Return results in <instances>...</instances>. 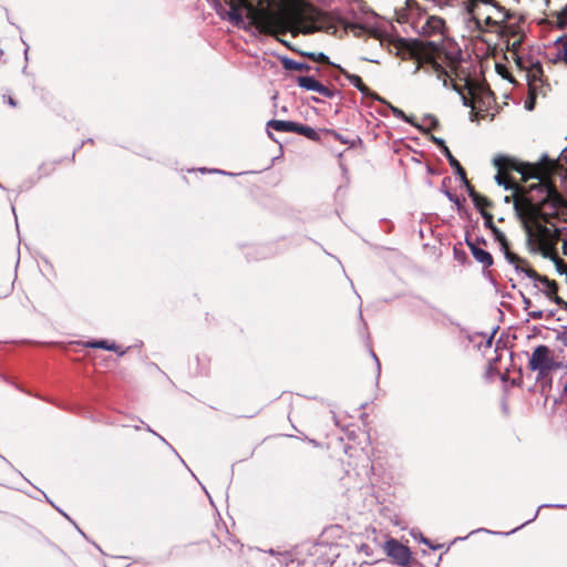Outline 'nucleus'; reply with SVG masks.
<instances>
[{
  "instance_id": "e433bc0d",
  "label": "nucleus",
  "mask_w": 567,
  "mask_h": 567,
  "mask_svg": "<svg viewBox=\"0 0 567 567\" xmlns=\"http://www.w3.org/2000/svg\"><path fill=\"white\" fill-rule=\"evenodd\" d=\"M478 38H481L485 43L489 44V40H488V39L483 38V37H481V35H480Z\"/></svg>"
},
{
  "instance_id": "9b49d317",
  "label": "nucleus",
  "mask_w": 567,
  "mask_h": 567,
  "mask_svg": "<svg viewBox=\"0 0 567 567\" xmlns=\"http://www.w3.org/2000/svg\"><path fill=\"white\" fill-rule=\"evenodd\" d=\"M499 245H501V249L504 252V256H505L506 260L512 266H514V268L517 271H520V272L525 274V271L530 267L529 261L527 259L518 256L514 251H512L511 245H509L508 240H506V241H504V243H502Z\"/></svg>"
},
{
  "instance_id": "6ab92c4d",
  "label": "nucleus",
  "mask_w": 567,
  "mask_h": 567,
  "mask_svg": "<svg viewBox=\"0 0 567 567\" xmlns=\"http://www.w3.org/2000/svg\"><path fill=\"white\" fill-rule=\"evenodd\" d=\"M281 62L284 69L289 71L309 72L311 69L310 65L306 63H301L288 58L282 59Z\"/></svg>"
},
{
  "instance_id": "72a5a7b5",
  "label": "nucleus",
  "mask_w": 567,
  "mask_h": 567,
  "mask_svg": "<svg viewBox=\"0 0 567 567\" xmlns=\"http://www.w3.org/2000/svg\"><path fill=\"white\" fill-rule=\"evenodd\" d=\"M4 99L10 106L16 107L18 105V102L12 96H4Z\"/></svg>"
},
{
  "instance_id": "c9c22d12",
  "label": "nucleus",
  "mask_w": 567,
  "mask_h": 567,
  "mask_svg": "<svg viewBox=\"0 0 567 567\" xmlns=\"http://www.w3.org/2000/svg\"><path fill=\"white\" fill-rule=\"evenodd\" d=\"M530 316L534 318V319H542L543 318V311H533L530 313Z\"/></svg>"
},
{
  "instance_id": "2f4dec72",
  "label": "nucleus",
  "mask_w": 567,
  "mask_h": 567,
  "mask_svg": "<svg viewBox=\"0 0 567 567\" xmlns=\"http://www.w3.org/2000/svg\"><path fill=\"white\" fill-rule=\"evenodd\" d=\"M323 132L326 134H331L336 140L340 141L341 143H346V141L342 138V136L339 133H337L336 131L324 130Z\"/></svg>"
},
{
  "instance_id": "7ed1b4c3",
  "label": "nucleus",
  "mask_w": 567,
  "mask_h": 567,
  "mask_svg": "<svg viewBox=\"0 0 567 567\" xmlns=\"http://www.w3.org/2000/svg\"><path fill=\"white\" fill-rule=\"evenodd\" d=\"M406 3L410 8L413 3L417 10V17L413 20V28L422 39L400 38L394 42V47L402 59L416 61V71L427 65L429 70L443 81L444 86H447L450 75L440 62L444 53L443 42L449 38L446 20L441 16L431 13L427 9L420 8L414 0Z\"/></svg>"
},
{
  "instance_id": "423d86ee",
  "label": "nucleus",
  "mask_w": 567,
  "mask_h": 567,
  "mask_svg": "<svg viewBox=\"0 0 567 567\" xmlns=\"http://www.w3.org/2000/svg\"><path fill=\"white\" fill-rule=\"evenodd\" d=\"M529 239L537 245V249L544 258L557 252V244L560 240V231L535 221H523Z\"/></svg>"
},
{
  "instance_id": "f704fd0d",
  "label": "nucleus",
  "mask_w": 567,
  "mask_h": 567,
  "mask_svg": "<svg viewBox=\"0 0 567 567\" xmlns=\"http://www.w3.org/2000/svg\"><path fill=\"white\" fill-rule=\"evenodd\" d=\"M369 549H370V546L368 544H362L360 546V551L364 553L367 556H370Z\"/></svg>"
},
{
  "instance_id": "f3484780",
  "label": "nucleus",
  "mask_w": 567,
  "mask_h": 567,
  "mask_svg": "<svg viewBox=\"0 0 567 567\" xmlns=\"http://www.w3.org/2000/svg\"><path fill=\"white\" fill-rule=\"evenodd\" d=\"M520 60H523V58L519 55ZM522 65H518V68L520 69H527V65H525L524 61H522ZM543 75V68H542V64L539 62L537 63H534L532 64L529 68H528V78H529V84H532V86L534 87V82L536 80H538L540 76Z\"/></svg>"
},
{
  "instance_id": "1a4fd4ad",
  "label": "nucleus",
  "mask_w": 567,
  "mask_h": 567,
  "mask_svg": "<svg viewBox=\"0 0 567 567\" xmlns=\"http://www.w3.org/2000/svg\"><path fill=\"white\" fill-rule=\"evenodd\" d=\"M384 550L388 556L401 566H408L412 559L410 548L393 538L384 543Z\"/></svg>"
},
{
  "instance_id": "f257e3e1",
  "label": "nucleus",
  "mask_w": 567,
  "mask_h": 567,
  "mask_svg": "<svg viewBox=\"0 0 567 567\" xmlns=\"http://www.w3.org/2000/svg\"><path fill=\"white\" fill-rule=\"evenodd\" d=\"M565 158L567 148L558 159L544 155L537 163L519 162L504 155L494 158L497 168L495 181L505 189L513 190L514 208L522 221H549L558 217L561 208L567 207L554 182V176L563 171L561 161Z\"/></svg>"
},
{
  "instance_id": "473e14b6",
  "label": "nucleus",
  "mask_w": 567,
  "mask_h": 567,
  "mask_svg": "<svg viewBox=\"0 0 567 567\" xmlns=\"http://www.w3.org/2000/svg\"><path fill=\"white\" fill-rule=\"evenodd\" d=\"M430 120H431V125H430L429 130H436L440 126L437 118L430 117Z\"/></svg>"
},
{
  "instance_id": "2eb2a0df",
  "label": "nucleus",
  "mask_w": 567,
  "mask_h": 567,
  "mask_svg": "<svg viewBox=\"0 0 567 567\" xmlns=\"http://www.w3.org/2000/svg\"><path fill=\"white\" fill-rule=\"evenodd\" d=\"M268 128H272L278 132H293L296 133L297 123L291 121L282 120H270L267 123Z\"/></svg>"
},
{
  "instance_id": "7c9ffc66",
  "label": "nucleus",
  "mask_w": 567,
  "mask_h": 567,
  "mask_svg": "<svg viewBox=\"0 0 567 567\" xmlns=\"http://www.w3.org/2000/svg\"><path fill=\"white\" fill-rule=\"evenodd\" d=\"M497 72L503 75L504 78H508V71L505 65L496 64Z\"/></svg>"
},
{
  "instance_id": "6e6552de",
  "label": "nucleus",
  "mask_w": 567,
  "mask_h": 567,
  "mask_svg": "<svg viewBox=\"0 0 567 567\" xmlns=\"http://www.w3.org/2000/svg\"><path fill=\"white\" fill-rule=\"evenodd\" d=\"M525 275L546 287L545 295L557 306L567 310V301L558 296V284L549 279L547 276L538 274L532 266L525 271Z\"/></svg>"
},
{
  "instance_id": "b1692460",
  "label": "nucleus",
  "mask_w": 567,
  "mask_h": 567,
  "mask_svg": "<svg viewBox=\"0 0 567 567\" xmlns=\"http://www.w3.org/2000/svg\"><path fill=\"white\" fill-rule=\"evenodd\" d=\"M303 55L307 56L308 59H310L311 61H315L318 63L331 64L329 56L326 55L323 52H319V53L309 52V53H303Z\"/></svg>"
},
{
  "instance_id": "cd10ccee",
  "label": "nucleus",
  "mask_w": 567,
  "mask_h": 567,
  "mask_svg": "<svg viewBox=\"0 0 567 567\" xmlns=\"http://www.w3.org/2000/svg\"><path fill=\"white\" fill-rule=\"evenodd\" d=\"M482 217L484 218L485 226L493 231V227H496L493 221V215L488 212H482Z\"/></svg>"
},
{
  "instance_id": "5701e85b",
  "label": "nucleus",
  "mask_w": 567,
  "mask_h": 567,
  "mask_svg": "<svg viewBox=\"0 0 567 567\" xmlns=\"http://www.w3.org/2000/svg\"><path fill=\"white\" fill-rule=\"evenodd\" d=\"M551 17L556 18V25L559 29H564L567 27V6L563 8L560 11H557L551 14Z\"/></svg>"
},
{
  "instance_id": "a211bd4d",
  "label": "nucleus",
  "mask_w": 567,
  "mask_h": 567,
  "mask_svg": "<svg viewBox=\"0 0 567 567\" xmlns=\"http://www.w3.org/2000/svg\"><path fill=\"white\" fill-rule=\"evenodd\" d=\"M296 133L313 142L320 141V134L315 128L305 124L297 123Z\"/></svg>"
},
{
  "instance_id": "0eeeda50",
  "label": "nucleus",
  "mask_w": 567,
  "mask_h": 567,
  "mask_svg": "<svg viewBox=\"0 0 567 567\" xmlns=\"http://www.w3.org/2000/svg\"><path fill=\"white\" fill-rule=\"evenodd\" d=\"M528 368L537 372V380L546 378L549 372L558 368L554 351L545 344L537 346L528 360Z\"/></svg>"
},
{
  "instance_id": "bb28decb",
  "label": "nucleus",
  "mask_w": 567,
  "mask_h": 567,
  "mask_svg": "<svg viewBox=\"0 0 567 567\" xmlns=\"http://www.w3.org/2000/svg\"><path fill=\"white\" fill-rule=\"evenodd\" d=\"M535 99H536V95L534 92V87L532 86V84H529V99L525 102V107L527 110L532 111L534 109Z\"/></svg>"
},
{
  "instance_id": "f03ea898",
  "label": "nucleus",
  "mask_w": 567,
  "mask_h": 567,
  "mask_svg": "<svg viewBox=\"0 0 567 567\" xmlns=\"http://www.w3.org/2000/svg\"><path fill=\"white\" fill-rule=\"evenodd\" d=\"M228 17L231 22H243V10L247 11L250 23L267 35L298 33L311 34L320 28L311 17H308L300 4L289 3L288 0H227Z\"/></svg>"
},
{
  "instance_id": "4be33fe9",
  "label": "nucleus",
  "mask_w": 567,
  "mask_h": 567,
  "mask_svg": "<svg viewBox=\"0 0 567 567\" xmlns=\"http://www.w3.org/2000/svg\"><path fill=\"white\" fill-rule=\"evenodd\" d=\"M391 111H392V114L396 117V118H401L403 120L404 122L417 127L419 130H422V127L420 125H417L414 120L411 117V116H408L402 110H400L399 107H395V106H392L391 105Z\"/></svg>"
},
{
  "instance_id": "39448f33",
  "label": "nucleus",
  "mask_w": 567,
  "mask_h": 567,
  "mask_svg": "<svg viewBox=\"0 0 567 567\" xmlns=\"http://www.w3.org/2000/svg\"><path fill=\"white\" fill-rule=\"evenodd\" d=\"M455 72L457 80H463L464 84L453 82L452 87L461 95L463 105L471 107V121L484 120L488 115V109L495 102L494 93L486 83L478 82L470 76L461 78L456 70Z\"/></svg>"
},
{
  "instance_id": "4c0bfd02",
  "label": "nucleus",
  "mask_w": 567,
  "mask_h": 567,
  "mask_svg": "<svg viewBox=\"0 0 567 567\" xmlns=\"http://www.w3.org/2000/svg\"><path fill=\"white\" fill-rule=\"evenodd\" d=\"M564 179L567 181V169L565 171Z\"/></svg>"
},
{
  "instance_id": "393cba45",
  "label": "nucleus",
  "mask_w": 567,
  "mask_h": 567,
  "mask_svg": "<svg viewBox=\"0 0 567 567\" xmlns=\"http://www.w3.org/2000/svg\"><path fill=\"white\" fill-rule=\"evenodd\" d=\"M477 202H473L475 207L480 209V212H486L485 209L493 206L492 200H489L487 197L480 195L478 198H476Z\"/></svg>"
},
{
  "instance_id": "20e7f679",
  "label": "nucleus",
  "mask_w": 567,
  "mask_h": 567,
  "mask_svg": "<svg viewBox=\"0 0 567 567\" xmlns=\"http://www.w3.org/2000/svg\"><path fill=\"white\" fill-rule=\"evenodd\" d=\"M466 11L480 34H495L516 64L522 65L519 51L525 40L523 18H516L495 0H466Z\"/></svg>"
},
{
  "instance_id": "a878e982",
  "label": "nucleus",
  "mask_w": 567,
  "mask_h": 567,
  "mask_svg": "<svg viewBox=\"0 0 567 567\" xmlns=\"http://www.w3.org/2000/svg\"><path fill=\"white\" fill-rule=\"evenodd\" d=\"M463 183L465 184V186H466V188H467V192H468V195H470V197L472 198V200H473V202H477V199H476V198H478V196H480L481 194H478V193L475 190L474 186L470 183V181H468L467 178H466V181H463Z\"/></svg>"
},
{
  "instance_id": "412c9836",
  "label": "nucleus",
  "mask_w": 567,
  "mask_h": 567,
  "mask_svg": "<svg viewBox=\"0 0 567 567\" xmlns=\"http://www.w3.org/2000/svg\"><path fill=\"white\" fill-rule=\"evenodd\" d=\"M347 29H349L353 33V35L357 38L362 37L367 32H369L370 34L375 37L374 31L368 30L367 27H364L363 24H360V23H351L347 27Z\"/></svg>"
},
{
  "instance_id": "c756f323",
  "label": "nucleus",
  "mask_w": 567,
  "mask_h": 567,
  "mask_svg": "<svg viewBox=\"0 0 567 567\" xmlns=\"http://www.w3.org/2000/svg\"><path fill=\"white\" fill-rule=\"evenodd\" d=\"M432 141L441 148L442 153L444 154V146H446L445 142L442 138L432 136Z\"/></svg>"
},
{
  "instance_id": "ddd939ff",
  "label": "nucleus",
  "mask_w": 567,
  "mask_h": 567,
  "mask_svg": "<svg viewBox=\"0 0 567 567\" xmlns=\"http://www.w3.org/2000/svg\"><path fill=\"white\" fill-rule=\"evenodd\" d=\"M297 83L300 87L315 91L324 97H331L333 92L312 76H298Z\"/></svg>"
},
{
  "instance_id": "9d476101",
  "label": "nucleus",
  "mask_w": 567,
  "mask_h": 567,
  "mask_svg": "<svg viewBox=\"0 0 567 567\" xmlns=\"http://www.w3.org/2000/svg\"><path fill=\"white\" fill-rule=\"evenodd\" d=\"M553 64H564L567 66V35L559 37L549 48Z\"/></svg>"
},
{
  "instance_id": "f8f14e48",
  "label": "nucleus",
  "mask_w": 567,
  "mask_h": 567,
  "mask_svg": "<svg viewBox=\"0 0 567 567\" xmlns=\"http://www.w3.org/2000/svg\"><path fill=\"white\" fill-rule=\"evenodd\" d=\"M337 68L340 71V73L364 96H370L378 101H383L377 93L370 90V87L362 81V79L359 75L349 73L346 69L341 68L340 65H337Z\"/></svg>"
},
{
  "instance_id": "c85d7f7f",
  "label": "nucleus",
  "mask_w": 567,
  "mask_h": 567,
  "mask_svg": "<svg viewBox=\"0 0 567 567\" xmlns=\"http://www.w3.org/2000/svg\"><path fill=\"white\" fill-rule=\"evenodd\" d=\"M493 233H494V235H495V239H496L499 244H502V243H504V241H506V240H507V238H506L505 234H504L503 231H501L497 227H493Z\"/></svg>"
},
{
  "instance_id": "aec40b11",
  "label": "nucleus",
  "mask_w": 567,
  "mask_h": 567,
  "mask_svg": "<svg viewBox=\"0 0 567 567\" xmlns=\"http://www.w3.org/2000/svg\"><path fill=\"white\" fill-rule=\"evenodd\" d=\"M85 348L104 349L109 351H118V347L115 343H109L106 340L87 341L83 343Z\"/></svg>"
},
{
  "instance_id": "4468645a",
  "label": "nucleus",
  "mask_w": 567,
  "mask_h": 567,
  "mask_svg": "<svg viewBox=\"0 0 567 567\" xmlns=\"http://www.w3.org/2000/svg\"><path fill=\"white\" fill-rule=\"evenodd\" d=\"M466 244L475 260L482 264L484 268H488L493 265L494 259L488 251L480 248L477 245L471 243L468 239H466Z\"/></svg>"
},
{
  "instance_id": "dca6fc26",
  "label": "nucleus",
  "mask_w": 567,
  "mask_h": 567,
  "mask_svg": "<svg viewBox=\"0 0 567 567\" xmlns=\"http://www.w3.org/2000/svg\"><path fill=\"white\" fill-rule=\"evenodd\" d=\"M444 155L447 158L451 167L454 168L455 174L458 175L462 181H466V172H465L464 167L454 157V155L452 154V152L450 151V148L447 146H444Z\"/></svg>"
}]
</instances>
